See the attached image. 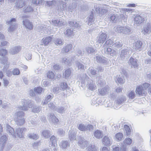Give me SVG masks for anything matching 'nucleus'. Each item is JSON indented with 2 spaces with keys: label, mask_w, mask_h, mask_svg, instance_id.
<instances>
[{
  "label": "nucleus",
  "mask_w": 151,
  "mask_h": 151,
  "mask_svg": "<svg viewBox=\"0 0 151 151\" xmlns=\"http://www.w3.org/2000/svg\"><path fill=\"white\" fill-rule=\"evenodd\" d=\"M113 45L116 48H120L123 45V43L121 41H118L115 43Z\"/></svg>",
  "instance_id": "obj_42"
},
{
  "label": "nucleus",
  "mask_w": 151,
  "mask_h": 151,
  "mask_svg": "<svg viewBox=\"0 0 151 151\" xmlns=\"http://www.w3.org/2000/svg\"><path fill=\"white\" fill-rule=\"evenodd\" d=\"M115 137L118 141H119L122 140L123 138V135L122 133L119 132L115 135Z\"/></svg>",
  "instance_id": "obj_46"
},
{
  "label": "nucleus",
  "mask_w": 151,
  "mask_h": 151,
  "mask_svg": "<svg viewBox=\"0 0 151 151\" xmlns=\"http://www.w3.org/2000/svg\"><path fill=\"white\" fill-rule=\"evenodd\" d=\"M128 97L129 99H132L135 97V94L134 91H131L128 94Z\"/></svg>",
  "instance_id": "obj_55"
},
{
  "label": "nucleus",
  "mask_w": 151,
  "mask_h": 151,
  "mask_svg": "<svg viewBox=\"0 0 151 151\" xmlns=\"http://www.w3.org/2000/svg\"><path fill=\"white\" fill-rule=\"evenodd\" d=\"M115 31L119 33L125 35L129 34L131 32L130 27L128 26H121L120 25L115 26L114 28Z\"/></svg>",
  "instance_id": "obj_1"
},
{
  "label": "nucleus",
  "mask_w": 151,
  "mask_h": 151,
  "mask_svg": "<svg viewBox=\"0 0 151 151\" xmlns=\"http://www.w3.org/2000/svg\"><path fill=\"white\" fill-rule=\"evenodd\" d=\"M86 86L91 91L95 90L96 88V86L95 83H93V81H88L87 83Z\"/></svg>",
  "instance_id": "obj_22"
},
{
  "label": "nucleus",
  "mask_w": 151,
  "mask_h": 151,
  "mask_svg": "<svg viewBox=\"0 0 151 151\" xmlns=\"http://www.w3.org/2000/svg\"><path fill=\"white\" fill-rule=\"evenodd\" d=\"M7 139V137L5 135H2L0 139V144L1 145V147H4Z\"/></svg>",
  "instance_id": "obj_32"
},
{
  "label": "nucleus",
  "mask_w": 151,
  "mask_h": 151,
  "mask_svg": "<svg viewBox=\"0 0 151 151\" xmlns=\"http://www.w3.org/2000/svg\"><path fill=\"white\" fill-rule=\"evenodd\" d=\"M58 134L61 136H63L64 135L65 132L63 129L60 128L58 129Z\"/></svg>",
  "instance_id": "obj_60"
},
{
  "label": "nucleus",
  "mask_w": 151,
  "mask_h": 151,
  "mask_svg": "<svg viewBox=\"0 0 151 151\" xmlns=\"http://www.w3.org/2000/svg\"><path fill=\"white\" fill-rule=\"evenodd\" d=\"M86 50L88 54L90 53L95 54V50L91 47H86Z\"/></svg>",
  "instance_id": "obj_41"
},
{
  "label": "nucleus",
  "mask_w": 151,
  "mask_h": 151,
  "mask_svg": "<svg viewBox=\"0 0 151 151\" xmlns=\"http://www.w3.org/2000/svg\"><path fill=\"white\" fill-rule=\"evenodd\" d=\"M28 137L30 138L33 139L35 140H36L38 138L37 134L34 133L29 134Z\"/></svg>",
  "instance_id": "obj_57"
},
{
  "label": "nucleus",
  "mask_w": 151,
  "mask_h": 151,
  "mask_svg": "<svg viewBox=\"0 0 151 151\" xmlns=\"http://www.w3.org/2000/svg\"><path fill=\"white\" fill-rule=\"evenodd\" d=\"M88 144V142L84 139L80 137L78 140V145L82 149H84L87 147Z\"/></svg>",
  "instance_id": "obj_12"
},
{
  "label": "nucleus",
  "mask_w": 151,
  "mask_h": 151,
  "mask_svg": "<svg viewBox=\"0 0 151 151\" xmlns=\"http://www.w3.org/2000/svg\"><path fill=\"white\" fill-rule=\"evenodd\" d=\"M49 81L46 79H43L42 81L41 84L42 87H46L49 86Z\"/></svg>",
  "instance_id": "obj_51"
},
{
  "label": "nucleus",
  "mask_w": 151,
  "mask_h": 151,
  "mask_svg": "<svg viewBox=\"0 0 151 151\" xmlns=\"http://www.w3.org/2000/svg\"><path fill=\"white\" fill-rule=\"evenodd\" d=\"M71 73V70L70 69L68 68L66 70L65 72L63 73V76L65 78H67L70 76Z\"/></svg>",
  "instance_id": "obj_40"
},
{
  "label": "nucleus",
  "mask_w": 151,
  "mask_h": 151,
  "mask_svg": "<svg viewBox=\"0 0 151 151\" xmlns=\"http://www.w3.org/2000/svg\"><path fill=\"white\" fill-rule=\"evenodd\" d=\"M1 63L4 65V69L7 70L9 65L8 62V58L6 57L2 58L1 59Z\"/></svg>",
  "instance_id": "obj_23"
},
{
  "label": "nucleus",
  "mask_w": 151,
  "mask_h": 151,
  "mask_svg": "<svg viewBox=\"0 0 151 151\" xmlns=\"http://www.w3.org/2000/svg\"><path fill=\"white\" fill-rule=\"evenodd\" d=\"M17 117L15 119L16 124L18 125L21 126L23 125L25 122L24 118V113L22 111H18L16 113Z\"/></svg>",
  "instance_id": "obj_2"
},
{
  "label": "nucleus",
  "mask_w": 151,
  "mask_h": 151,
  "mask_svg": "<svg viewBox=\"0 0 151 151\" xmlns=\"http://www.w3.org/2000/svg\"><path fill=\"white\" fill-rule=\"evenodd\" d=\"M151 86V85L149 83L145 82L143 83L142 86L144 89L146 90L147 88H149V87H150Z\"/></svg>",
  "instance_id": "obj_63"
},
{
  "label": "nucleus",
  "mask_w": 151,
  "mask_h": 151,
  "mask_svg": "<svg viewBox=\"0 0 151 151\" xmlns=\"http://www.w3.org/2000/svg\"><path fill=\"white\" fill-rule=\"evenodd\" d=\"M78 129L81 131L85 132L88 130L92 131L93 130L94 127L91 124H88L86 125L83 124H79L78 126Z\"/></svg>",
  "instance_id": "obj_8"
},
{
  "label": "nucleus",
  "mask_w": 151,
  "mask_h": 151,
  "mask_svg": "<svg viewBox=\"0 0 151 151\" xmlns=\"http://www.w3.org/2000/svg\"><path fill=\"white\" fill-rule=\"evenodd\" d=\"M52 40V38L50 36H48L43 38L42 40L43 43L45 45H48L50 42Z\"/></svg>",
  "instance_id": "obj_29"
},
{
  "label": "nucleus",
  "mask_w": 151,
  "mask_h": 151,
  "mask_svg": "<svg viewBox=\"0 0 151 151\" xmlns=\"http://www.w3.org/2000/svg\"><path fill=\"white\" fill-rule=\"evenodd\" d=\"M77 132L76 129L74 130H70L68 132V137L70 141H74L76 139Z\"/></svg>",
  "instance_id": "obj_13"
},
{
  "label": "nucleus",
  "mask_w": 151,
  "mask_h": 151,
  "mask_svg": "<svg viewBox=\"0 0 151 151\" xmlns=\"http://www.w3.org/2000/svg\"><path fill=\"white\" fill-rule=\"evenodd\" d=\"M26 130V129L24 128H19L16 129V134H17L19 137L22 138L23 137V132L24 131H25Z\"/></svg>",
  "instance_id": "obj_21"
},
{
  "label": "nucleus",
  "mask_w": 151,
  "mask_h": 151,
  "mask_svg": "<svg viewBox=\"0 0 151 151\" xmlns=\"http://www.w3.org/2000/svg\"><path fill=\"white\" fill-rule=\"evenodd\" d=\"M55 74L53 72L51 71H49L47 73V76L48 78L51 79L54 78L55 76Z\"/></svg>",
  "instance_id": "obj_52"
},
{
  "label": "nucleus",
  "mask_w": 151,
  "mask_h": 151,
  "mask_svg": "<svg viewBox=\"0 0 151 151\" xmlns=\"http://www.w3.org/2000/svg\"><path fill=\"white\" fill-rule=\"evenodd\" d=\"M124 128L126 131V134L127 136L131 134V130L129 127L127 125H125Z\"/></svg>",
  "instance_id": "obj_49"
},
{
  "label": "nucleus",
  "mask_w": 151,
  "mask_h": 151,
  "mask_svg": "<svg viewBox=\"0 0 151 151\" xmlns=\"http://www.w3.org/2000/svg\"><path fill=\"white\" fill-rule=\"evenodd\" d=\"M136 92L137 94L140 96H143V94H144V89L142 86H139L136 88Z\"/></svg>",
  "instance_id": "obj_27"
},
{
  "label": "nucleus",
  "mask_w": 151,
  "mask_h": 151,
  "mask_svg": "<svg viewBox=\"0 0 151 151\" xmlns=\"http://www.w3.org/2000/svg\"><path fill=\"white\" fill-rule=\"evenodd\" d=\"M52 24L55 26L60 27L65 25V22L63 18L59 17L52 19Z\"/></svg>",
  "instance_id": "obj_5"
},
{
  "label": "nucleus",
  "mask_w": 151,
  "mask_h": 151,
  "mask_svg": "<svg viewBox=\"0 0 151 151\" xmlns=\"http://www.w3.org/2000/svg\"><path fill=\"white\" fill-rule=\"evenodd\" d=\"M126 100L125 96L123 95L117 97L114 102V105L116 106V108L123 103Z\"/></svg>",
  "instance_id": "obj_9"
},
{
  "label": "nucleus",
  "mask_w": 151,
  "mask_h": 151,
  "mask_svg": "<svg viewBox=\"0 0 151 151\" xmlns=\"http://www.w3.org/2000/svg\"><path fill=\"white\" fill-rule=\"evenodd\" d=\"M54 111L61 114H63L65 113V109L63 106H58L56 107Z\"/></svg>",
  "instance_id": "obj_35"
},
{
  "label": "nucleus",
  "mask_w": 151,
  "mask_h": 151,
  "mask_svg": "<svg viewBox=\"0 0 151 151\" xmlns=\"http://www.w3.org/2000/svg\"><path fill=\"white\" fill-rule=\"evenodd\" d=\"M134 24L139 25L144 21V19L139 15H136L134 18Z\"/></svg>",
  "instance_id": "obj_14"
},
{
  "label": "nucleus",
  "mask_w": 151,
  "mask_h": 151,
  "mask_svg": "<svg viewBox=\"0 0 151 151\" xmlns=\"http://www.w3.org/2000/svg\"><path fill=\"white\" fill-rule=\"evenodd\" d=\"M97 83L98 86H102L105 84V81L104 80L99 79Z\"/></svg>",
  "instance_id": "obj_56"
},
{
  "label": "nucleus",
  "mask_w": 151,
  "mask_h": 151,
  "mask_svg": "<svg viewBox=\"0 0 151 151\" xmlns=\"http://www.w3.org/2000/svg\"><path fill=\"white\" fill-rule=\"evenodd\" d=\"M98 13L99 16H102L104 15V14L107 13V10H95Z\"/></svg>",
  "instance_id": "obj_54"
},
{
  "label": "nucleus",
  "mask_w": 151,
  "mask_h": 151,
  "mask_svg": "<svg viewBox=\"0 0 151 151\" xmlns=\"http://www.w3.org/2000/svg\"><path fill=\"white\" fill-rule=\"evenodd\" d=\"M60 89L64 91L69 89V87L67 83L64 82H61L60 84Z\"/></svg>",
  "instance_id": "obj_36"
},
{
  "label": "nucleus",
  "mask_w": 151,
  "mask_h": 151,
  "mask_svg": "<svg viewBox=\"0 0 151 151\" xmlns=\"http://www.w3.org/2000/svg\"><path fill=\"white\" fill-rule=\"evenodd\" d=\"M29 16L27 15H23L22 17L23 20V25L26 28L29 29H31L33 28V24L28 19Z\"/></svg>",
  "instance_id": "obj_4"
},
{
  "label": "nucleus",
  "mask_w": 151,
  "mask_h": 151,
  "mask_svg": "<svg viewBox=\"0 0 151 151\" xmlns=\"http://www.w3.org/2000/svg\"><path fill=\"white\" fill-rule=\"evenodd\" d=\"M134 44V47L137 50L140 51L142 49V42L140 40H137L135 41Z\"/></svg>",
  "instance_id": "obj_17"
},
{
  "label": "nucleus",
  "mask_w": 151,
  "mask_h": 151,
  "mask_svg": "<svg viewBox=\"0 0 151 151\" xmlns=\"http://www.w3.org/2000/svg\"><path fill=\"white\" fill-rule=\"evenodd\" d=\"M50 140L51 142V145L54 147H57V142L55 137L54 136H52L50 138Z\"/></svg>",
  "instance_id": "obj_39"
},
{
  "label": "nucleus",
  "mask_w": 151,
  "mask_h": 151,
  "mask_svg": "<svg viewBox=\"0 0 151 151\" xmlns=\"http://www.w3.org/2000/svg\"><path fill=\"white\" fill-rule=\"evenodd\" d=\"M56 4L55 1H47L46 2V4L48 6H52L55 5Z\"/></svg>",
  "instance_id": "obj_62"
},
{
  "label": "nucleus",
  "mask_w": 151,
  "mask_h": 151,
  "mask_svg": "<svg viewBox=\"0 0 151 151\" xmlns=\"http://www.w3.org/2000/svg\"><path fill=\"white\" fill-rule=\"evenodd\" d=\"M110 90V88L108 86L98 89L99 93L102 96H104L107 94Z\"/></svg>",
  "instance_id": "obj_11"
},
{
  "label": "nucleus",
  "mask_w": 151,
  "mask_h": 151,
  "mask_svg": "<svg viewBox=\"0 0 151 151\" xmlns=\"http://www.w3.org/2000/svg\"><path fill=\"white\" fill-rule=\"evenodd\" d=\"M75 64L78 67V69L81 70H85L86 68L84 65L80 61L77 60L75 62Z\"/></svg>",
  "instance_id": "obj_26"
},
{
  "label": "nucleus",
  "mask_w": 151,
  "mask_h": 151,
  "mask_svg": "<svg viewBox=\"0 0 151 151\" xmlns=\"http://www.w3.org/2000/svg\"><path fill=\"white\" fill-rule=\"evenodd\" d=\"M42 134L45 138L47 139L49 138L51 135L50 132L48 130H45L42 132Z\"/></svg>",
  "instance_id": "obj_33"
},
{
  "label": "nucleus",
  "mask_w": 151,
  "mask_h": 151,
  "mask_svg": "<svg viewBox=\"0 0 151 151\" xmlns=\"http://www.w3.org/2000/svg\"><path fill=\"white\" fill-rule=\"evenodd\" d=\"M68 24L70 27L75 28H77L79 26V24L76 21L73 20L72 21H69L68 22Z\"/></svg>",
  "instance_id": "obj_34"
},
{
  "label": "nucleus",
  "mask_w": 151,
  "mask_h": 151,
  "mask_svg": "<svg viewBox=\"0 0 151 151\" xmlns=\"http://www.w3.org/2000/svg\"><path fill=\"white\" fill-rule=\"evenodd\" d=\"M7 53V51L6 49H1L0 50V55L2 56H5Z\"/></svg>",
  "instance_id": "obj_64"
},
{
  "label": "nucleus",
  "mask_w": 151,
  "mask_h": 151,
  "mask_svg": "<svg viewBox=\"0 0 151 151\" xmlns=\"http://www.w3.org/2000/svg\"><path fill=\"white\" fill-rule=\"evenodd\" d=\"M131 48L127 46H125L124 49L121 51L120 57L122 59L124 60L127 58L130 55V52H131Z\"/></svg>",
  "instance_id": "obj_6"
},
{
  "label": "nucleus",
  "mask_w": 151,
  "mask_h": 151,
  "mask_svg": "<svg viewBox=\"0 0 151 151\" xmlns=\"http://www.w3.org/2000/svg\"><path fill=\"white\" fill-rule=\"evenodd\" d=\"M12 74L14 75H18L20 74L19 70L17 68L14 69L12 71Z\"/></svg>",
  "instance_id": "obj_58"
},
{
  "label": "nucleus",
  "mask_w": 151,
  "mask_h": 151,
  "mask_svg": "<svg viewBox=\"0 0 151 151\" xmlns=\"http://www.w3.org/2000/svg\"><path fill=\"white\" fill-rule=\"evenodd\" d=\"M103 133L102 132L99 130L95 131L94 133V136L96 138L99 139L102 137Z\"/></svg>",
  "instance_id": "obj_30"
},
{
  "label": "nucleus",
  "mask_w": 151,
  "mask_h": 151,
  "mask_svg": "<svg viewBox=\"0 0 151 151\" xmlns=\"http://www.w3.org/2000/svg\"><path fill=\"white\" fill-rule=\"evenodd\" d=\"M86 149L87 151H99L98 148L94 145L90 144L88 145Z\"/></svg>",
  "instance_id": "obj_25"
},
{
  "label": "nucleus",
  "mask_w": 151,
  "mask_h": 151,
  "mask_svg": "<svg viewBox=\"0 0 151 151\" xmlns=\"http://www.w3.org/2000/svg\"><path fill=\"white\" fill-rule=\"evenodd\" d=\"M6 130L10 134L12 135H14L15 132L14 129L9 125H7Z\"/></svg>",
  "instance_id": "obj_37"
},
{
  "label": "nucleus",
  "mask_w": 151,
  "mask_h": 151,
  "mask_svg": "<svg viewBox=\"0 0 151 151\" xmlns=\"http://www.w3.org/2000/svg\"><path fill=\"white\" fill-rule=\"evenodd\" d=\"M65 33L66 36L69 37H72L74 35L73 29H68Z\"/></svg>",
  "instance_id": "obj_38"
},
{
  "label": "nucleus",
  "mask_w": 151,
  "mask_h": 151,
  "mask_svg": "<svg viewBox=\"0 0 151 151\" xmlns=\"http://www.w3.org/2000/svg\"><path fill=\"white\" fill-rule=\"evenodd\" d=\"M72 48V45L71 44H68L62 48L61 52L63 53L68 52Z\"/></svg>",
  "instance_id": "obj_28"
},
{
  "label": "nucleus",
  "mask_w": 151,
  "mask_h": 151,
  "mask_svg": "<svg viewBox=\"0 0 151 151\" xmlns=\"http://www.w3.org/2000/svg\"><path fill=\"white\" fill-rule=\"evenodd\" d=\"M48 119L50 121H51L54 124L58 122V119L56 117L53 113L50 114L48 115Z\"/></svg>",
  "instance_id": "obj_20"
},
{
  "label": "nucleus",
  "mask_w": 151,
  "mask_h": 151,
  "mask_svg": "<svg viewBox=\"0 0 151 151\" xmlns=\"http://www.w3.org/2000/svg\"><path fill=\"white\" fill-rule=\"evenodd\" d=\"M53 97V95L52 94L47 95L45 97L44 101L42 102V105L46 104L51 100Z\"/></svg>",
  "instance_id": "obj_19"
},
{
  "label": "nucleus",
  "mask_w": 151,
  "mask_h": 151,
  "mask_svg": "<svg viewBox=\"0 0 151 151\" xmlns=\"http://www.w3.org/2000/svg\"><path fill=\"white\" fill-rule=\"evenodd\" d=\"M71 61V60L70 59L67 60V58H63L62 60V62L63 63L65 64H67L68 65H70Z\"/></svg>",
  "instance_id": "obj_47"
},
{
  "label": "nucleus",
  "mask_w": 151,
  "mask_h": 151,
  "mask_svg": "<svg viewBox=\"0 0 151 151\" xmlns=\"http://www.w3.org/2000/svg\"><path fill=\"white\" fill-rule=\"evenodd\" d=\"M129 63L132 68H136L138 66L137 60L132 57L129 58Z\"/></svg>",
  "instance_id": "obj_15"
},
{
  "label": "nucleus",
  "mask_w": 151,
  "mask_h": 151,
  "mask_svg": "<svg viewBox=\"0 0 151 151\" xmlns=\"http://www.w3.org/2000/svg\"><path fill=\"white\" fill-rule=\"evenodd\" d=\"M110 20H111L113 22H115L116 21L118 18L117 16H115L114 14H113L110 16Z\"/></svg>",
  "instance_id": "obj_59"
},
{
  "label": "nucleus",
  "mask_w": 151,
  "mask_h": 151,
  "mask_svg": "<svg viewBox=\"0 0 151 151\" xmlns=\"http://www.w3.org/2000/svg\"><path fill=\"white\" fill-rule=\"evenodd\" d=\"M54 42L56 45H62L63 44V40L59 38L55 39L54 40Z\"/></svg>",
  "instance_id": "obj_45"
},
{
  "label": "nucleus",
  "mask_w": 151,
  "mask_h": 151,
  "mask_svg": "<svg viewBox=\"0 0 151 151\" xmlns=\"http://www.w3.org/2000/svg\"><path fill=\"white\" fill-rule=\"evenodd\" d=\"M23 106L19 107L20 109L24 111H27L28 109V107L32 108L34 106V103L33 102L29 99L22 100Z\"/></svg>",
  "instance_id": "obj_3"
},
{
  "label": "nucleus",
  "mask_w": 151,
  "mask_h": 151,
  "mask_svg": "<svg viewBox=\"0 0 151 151\" xmlns=\"http://www.w3.org/2000/svg\"><path fill=\"white\" fill-rule=\"evenodd\" d=\"M102 141L104 145L107 146H110L112 144L111 138L107 136L104 137L102 139Z\"/></svg>",
  "instance_id": "obj_16"
},
{
  "label": "nucleus",
  "mask_w": 151,
  "mask_h": 151,
  "mask_svg": "<svg viewBox=\"0 0 151 151\" xmlns=\"http://www.w3.org/2000/svg\"><path fill=\"white\" fill-rule=\"evenodd\" d=\"M61 146L63 149L66 148L68 146H69V142L68 141H63L61 142Z\"/></svg>",
  "instance_id": "obj_44"
},
{
  "label": "nucleus",
  "mask_w": 151,
  "mask_h": 151,
  "mask_svg": "<svg viewBox=\"0 0 151 151\" xmlns=\"http://www.w3.org/2000/svg\"><path fill=\"white\" fill-rule=\"evenodd\" d=\"M151 30V25L150 23H148L144 27V31L145 35V33H149Z\"/></svg>",
  "instance_id": "obj_31"
},
{
  "label": "nucleus",
  "mask_w": 151,
  "mask_h": 151,
  "mask_svg": "<svg viewBox=\"0 0 151 151\" xmlns=\"http://www.w3.org/2000/svg\"><path fill=\"white\" fill-rule=\"evenodd\" d=\"M102 61L101 63L102 64L104 65H107L109 63V60H108L107 58L103 57L102 58Z\"/></svg>",
  "instance_id": "obj_53"
},
{
  "label": "nucleus",
  "mask_w": 151,
  "mask_h": 151,
  "mask_svg": "<svg viewBox=\"0 0 151 151\" xmlns=\"http://www.w3.org/2000/svg\"><path fill=\"white\" fill-rule=\"evenodd\" d=\"M41 108L39 106L34 105L32 109V111L35 113H38L41 110Z\"/></svg>",
  "instance_id": "obj_43"
},
{
  "label": "nucleus",
  "mask_w": 151,
  "mask_h": 151,
  "mask_svg": "<svg viewBox=\"0 0 151 151\" xmlns=\"http://www.w3.org/2000/svg\"><path fill=\"white\" fill-rule=\"evenodd\" d=\"M15 18H12L10 20L6 22V23L10 25L8 29L9 32H12L16 29L17 24Z\"/></svg>",
  "instance_id": "obj_7"
},
{
  "label": "nucleus",
  "mask_w": 151,
  "mask_h": 151,
  "mask_svg": "<svg viewBox=\"0 0 151 151\" xmlns=\"http://www.w3.org/2000/svg\"><path fill=\"white\" fill-rule=\"evenodd\" d=\"M20 46H17L13 47L10 50V53L12 55H14L18 53L21 50Z\"/></svg>",
  "instance_id": "obj_18"
},
{
  "label": "nucleus",
  "mask_w": 151,
  "mask_h": 151,
  "mask_svg": "<svg viewBox=\"0 0 151 151\" xmlns=\"http://www.w3.org/2000/svg\"><path fill=\"white\" fill-rule=\"evenodd\" d=\"M99 8H96V9H109V6L106 5H99Z\"/></svg>",
  "instance_id": "obj_48"
},
{
  "label": "nucleus",
  "mask_w": 151,
  "mask_h": 151,
  "mask_svg": "<svg viewBox=\"0 0 151 151\" xmlns=\"http://www.w3.org/2000/svg\"><path fill=\"white\" fill-rule=\"evenodd\" d=\"M87 18L88 19V25L90 26L93 23L95 18L94 17V14L93 11H91V14Z\"/></svg>",
  "instance_id": "obj_24"
},
{
  "label": "nucleus",
  "mask_w": 151,
  "mask_h": 151,
  "mask_svg": "<svg viewBox=\"0 0 151 151\" xmlns=\"http://www.w3.org/2000/svg\"><path fill=\"white\" fill-rule=\"evenodd\" d=\"M102 58H103V57H102L99 55H96L94 58L97 62L101 63L102 62Z\"/></svg>",
  "instance_id": "obj_50"
},
{
  "label": "nucleus",
  "mask_w": 151,
  "mask_h": 151,
  "mask_svg": "<svg viewBox=\"0 0 151 151\" xmlns=\"http://www.w3.org/2000/svg\"><path fill=\"white\" fill-rule=\"evenodd\" d=\"M132 142V139L130 138H126L124 141V144H127L128 145L131 144Z\"/></svg>",
  "instance_id": "obj_61"
},
{
  "label": "nucleus",
  "mask_w": 151,
  "mask_h": 151,
  "mask_svg": "<svg viewBox=\"0 0 151 151\" xmlns=\"http://www.w3.org/2000/svg\"><path fill=\"white\" fill-rule=\"evenodd\" d=\"M107 35L105 33L101 32L98 38L97 42L101 45L106 40Z\"/></svg>",
  "instance_id": "obj_10"
}]
</instances>
